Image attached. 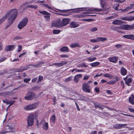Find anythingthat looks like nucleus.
I'll use <instances>...</instances> for the list:
<instances>
[{
  "label": "nucleus",
  "mask_w": 134,
  "mask_h": 134,
  "mask_svg": "<svg viewBox=\"0 0 134 134\" xmlns=\"http://www.w3.org/2000/svg\"><path fill=\"white\" fill-rule=\"evenodd\" d=\"M27 7L36 9L38 7L36 5H28Z\"/></svg>",
  "instance_id": "473e14b6"
},
{
  "label": "nucleus",
  "mask_w": 134,
  "mask_h": 134,
  "mask_svg": "<svg viewBox=\"0 0 134 134\" xmlns=\"http://www.w3.org/2000/svg\"><path fill=\"white\" fill-rule=\"evenodd\" d=\"M22 38L20 36H16L13 39V40H19L21 39Z\"/></svg>",
  "instance_id": "a18cd8bd"
},
{
  "label": "nucleus",
  "mask_w": 134,
  "mask_h": 134,
  "mask_svg": "<svg viewBox=\"0 0 134 134\" xmlns=\"http://www.w3.org/2000/svg\"><path fill=\"white\" fill-rule=\"evenodd\" d=\"M30 80L31 79L30 78H27L24 79V81L25 82L27 83H28V82L30 81Z\"/></svg>",
  "instance_id": "8fccbe9b"
},
{
  "label": "nucleus",
  "mask_w": 134,
  "mask_h": 134,
  "mask_svg": "<svg viewBox=\"0 0 134 134\" xmlns=\"http://www.w3.org/2000/svg\"><path fill=\"white\" fill-rule=\"evenodd\" d=\"M98 42L99 41L103 42L106 41L107 39L106 38L103 37H97Z\"/></svg>",
  "instance_id": "cd10ccee"
},
{
  "label": "nucleus",
  "mask_w": 134,
  "mask_h": 134,
  "mask_svg": "<svg viewBox=\"0 0 134 134\" xmlns=\"http://www.w3.org/2000/svg\"><path fill=\"white\" fill-rule=\"evenodd\" d=\"M96 59V57H94L92 58H88L87 59L88 61L89 62H92L95 60Z\"/></svg>",
  "instance_id": "72a5a7b5"
},
{
  "label": "nucleus",
  "mask_w": 134,
  "mask_h": 134,
  "mask_svg": "<svg viewBox=\"0 0 134 134\" xmlns=\"http://www.w3.org/2000/svg\"><path fill=\"white\" fill-rule=\"evenodd\" d=\"M18 49L17 51L18 52H19L21 51L22 49V47L20 45H18Z\"/></svg>",
  "instance_id": "ea45409f"
},
{
  "label": "nucleus",
  "mask_w": 134,
  "mask_h": 134,
  "mask_svg": "<svg viewBox=\"0 0 134 134\" xmlns=\"http://www.w3.org/2000/svg\"><path fill=\"white\" fill-rule=\"evenodd\" d=\"M132 81V79L131 78H129L126 81V84L128 86H129V83H131Z\"/></svg>",
  "instance_id": "7c9ffc66"
},
{
  "label": "nucleus",
  "mask_w": 134,
  "mask_h": 134,
  "mask_svg": "<svg viewBox=\"0 0 134 134\" xmlns=\"http://www.w3.org/2000/svg\"><path fill=\"white\" fill-rule=\"evenodd\" d=\"M69 19L68 18L63 19L62 21H61V23L62 26H65L68 24L69 22Z\"/></svg>",
  "instance_id": "f8f14e48"
},
{
  "label": "nucleus",
  "mask_w": 134,
  "mask_h": 134,
  "mask_svg": "<svg viewBox=\"0 0 134 134\" xmlns=\"http://www.w3.org/2000/svg\"><path fill=\"white\" fill-rule=\"evenodd\" d=\"M120 71L122 75H125L126 74L127 71L123 67H122L121 68Z\"/></svg>",
  "instance_id": "a211bd4d"
},
{
  "label": "nucleus",
  "mask_w": 134,
  "mask_h": 134,
  "mask_svg": "<svg viewBox=\"0 0 134 134\" xmlns=\"http://www.w3.org/2000/svg\"><path fill=\"white\" fill-rule=\"evenodd\" d=\"M97 131H92L90 133H87V134H97Z\"/></svg>",
  "instance_id": "bf43d9fd"
},
{
  "label": "nucleus",
  "mask_w": 134,
  "mask_h": 134,
  "mask_svg": "<svg viewBox=\"0 0 134 134\" xmlns=\"http://www.w3.org/2000/svg\"><path fill=\"white\" fill-rule=\"evenodd\" d=\"M67 63V62H63L61 63H56L53 64L51 65H50V66H52L53 65H54L57 67L62 66L63 65L66 64Z\"/></svg>",
  "instance_id": "ddd939ff"
},
{
  "label": "nucleus",
  "mask_w": 134,
  "mask_h": 134,
  "mask_svg": "<svg viewBox=\"0 0 134 134\" xmlns=\"http://www.w3.org/2000/svg\"><path fill=\"white\" fill-rule=\"evenodd\" d=\"M60 51L63 52H69L68 47L64 46L60 49Z\"/></svg>",
  "instance_id": "5701e85b"
},
{
  "label": "nucleus",
  "mask_w": 134,
  "mask_h": 134,
  "mask_svg": "<svg viewBox=\"0 0 134 134\" xmlns=\"http://www.w3.org/2000/svg\"><path fill=\"white\" fill-rule=\"evenodd\" d=\"M40 89V88L38 86H36L32 88V89L33 91H36Z\"/></svg>",
  "instance_id": "49530a36"
},
{
  "label": "nucleus",
  "mask_w": 134,
  "mask_h": 134,
  "mask_svg": "<svg viewBox=\"0 0 134 134\" xmlns=\"http://www.w3.org/2000/svg\"><path fill=\"white\" fill-rule=\"evenodd\" d=\"M77 66L78 67H87V65H85L84 63H82L79 64Z\"/></svg>",
  "instance_id": "f704fd0d"
},
{
  "label": "nucleus",
  "mask_w": 134,
  "mask_h": 134,
  "mask_svg": "<svg viewBox=\"0 0 134 134\" xmlns=\"http://www.w3.org/2000/svg\"><path fill=\"white\" fill-rule=\"evenodd\" d=\"M15 102V101H8V104H10V105L8 107H9L11 105H13L14 104V102Z\"/></svg>",
  "instance_id": "79ce46f5"
},
{
  "label": "nucleus",
  "mask_w": 134,
  "mask_h": 134,
  "mask_svg": "<svg viewBox=\"0 0 134 134\" xmlns=\"http://www.w3.org/2000/svg\"><path fill=\"white\" fill-rule=\"evenodd\" d=\"M52 26L57 27L59 28L62 27L61 23V21L60 19H58L55 21L52 22Z\"/></svg>",
  "instance_id": "423d86ee"
},
{
  "label": "nucleus",
  "mask_w": 134,
  "mask_h": 134,
  "mask_svg": "<svg viewBox=\"0 0 134 134\" xmlns=\"http://www.w3.org/2000/svg\"><path fill=\"white\" fill-rule=\"evenodd\" d=\"M43 79V76H40L39 77L38 81L39 82L41 81Z\"/></svg>",
  "instance_id": "4d7b16f0"
},
{
  "label": "nucleus",
  "mask_w": 134,
  "mask_h": 134,
  "mask_svg": "<svg viewBox=\"0 0 134 134\" xmlns=\"http://www.w3.org/2000/svg\"><path fill=\"white\" fill-rule=\"evenodd\" d=\"M101 4L102 6V8H104L105 6V3L103 2H101Z\"/></svg>",
  "instance_id": "13d9d810"
},
{
  "label": "nucleus",
  "mask_w": 134,
  "mask_h": 134,
  "mask_svg": "<svg viewBox=\"0 0 134 134\" xmlns=\"http://www.w3.org/2000/svg\"><path fill=\"white\" fill-rule=\"evenodd\" d=\"M60 30H53V33L54 34H57L60 32Z\"/></svg>",
  "instance_id": "58836bf2"
},
{
  "label": "nucleus",
  "mask_w": 134,
  "mask_h": 134,
  "mask_svg": "<svg viewBox=\"0 0 134 134\" xmlns=\"http://www.w3.org/2000/svg\"><path fill=\"white\" fill-rule=\"evenodd\" d=\"M11 132V131H6L5 130H2L1 132H0L1 134H5L6 133L9 132Z\"/></svg>",
  "instance_id": "c9c22d12"
},
{
  "label": "nucleus",
  "mask_w": 134,
  "mask_h": 134,
  "mask_svg": "<svg viewBox=\"0 0 134 134\" xmlns=\"http://www.w3.org/2000/svg\"><path fill=\"white\" fill-rule=\"evenodd\" d=\"M44 63L42 62H40L38 63L37 64H36L34 65H31L32 66H34L36 67L37 66L40 65L41 64H42Z\"/></svg>",
  "instance_id": "c03bdc74"
},
{
  "label": "nucleus",
  "mask_w": 134,
  "mask_h": 134,
  "mask_svg": "<svg viewBox=\"0 0 134 134\" xmlns=\"http://www.w3.org/2000/svg\"><path fill=\"white\" fill-rule=\"evenodd\" d=\"M35 94L32 92H29L27 93L24 98L27 100H31L35 97Z\"/></svg>",
  "instance_id": "0eeeda50"
},
{
  "label": "nucleus",
  "mask_w": 134,
  "mask_h": 134,
  "mask_svg": "<svg viewBox=\"0 0 134 134\" xmlns=\"http://www.w3.org/2000/svg\"><path fill=\"white\" fill-rule=\"evenodd\" d=\"M98 29L97 27H93L90 30V31L91 32H94L97 31Z\"/></svg>",
  "instance_id": "4c0bfd02"
},
{
  "label": "nucleus",
  "mask_w": 134,
  "mask_h": 134,
  "mask_svg": "<svg viewBox=\"0 0 134 134\" xmlns=\"http://www.w3.org/2000/svg\"><path fill=\"white\" fill-rule=\"evenodd\" d=\"M134 19V16H130L128 18V21H131Z\"/></svg>",
  "instance_id": "3c124183"
},
{
  "label": "nucleus",
  "mask_w": 134,
  "mask_h": 134,
  "mask_svg": "<svg viewBox=\"0 0 134 134\" xmlns=\"http://www.w3.org/2000/svg\"><path fill=\"white\" fill-rule=\"evenodd\" d=\"M39 12L40 13L42 14L43 15H47L44 16V17L45 18L46 21H48L49 20L50 17L49 15L50 14L49 13L45 11L39 10Z\"/></svg>",
  "instance_id": "6e6552de"
},
{
  "label": "nucleus",
  "mask_w": 134,
  "mask_h": 134,
  "mask_svg": "<svg viewBox=\"0 0 134 134\" xmlns=\"http://www.w3.org/2000/svg\"><path fill=\"white\" fill-rule=\"evenodd\" d=\"M28 21L27 18L25 17L24 18L18 25V28L20 29H21L26 25Z\"/></svg>",
  "instance_id": "20e7f679"
},
{
  "label": "nucleus",
  "mask_w": 134,
  "mask_h": 134,
  "mask_svg": "<svg viewBox=\"0 0 134 134\" xmlns=\"http://www.w3.org/2000/svg\"><path fill=\"white\" fill-rule=\"evenodd\" d=\"M123 37L125 38H127L129 39H130L131 40H134V35H126L123 36Z\"/></svg>",
  "instance_id": "dca6fc26"
},
{
  "label": "nucleus",
  "mask_w": 134,
  "mask_h": 134,
  "mask_svg": "<svg viewBox=\"0 0 134 134\" xmlns=\"http://www.w3.org/2000/svg\"><path fill=\"white\" fill-rule=\"evenodd\" d=\"M37 125L38 128H39L40 125H42V128L44 130H48V123L46 122L44 120H42L40 122V125L38 124V120H37Z\"/></svg>",
  "instance_id": "7ed1b4c3"
},
{
  "label": "nucleus",
  "mask_w": 134,
  "mask_h": 134,
  "mask_svg": "<svg viewBox=\"0 0 134 134\" xmlns=\"http://www.w3.org/2000/svg\"><path fill=\"white\" fill-rule=\"evenodd\" d=\"M134 100V96L133 94H131V96L129 97V102L132 105L134 104L133 100Z\"/></svg>",
  "instance_id": "412c9836"
},
{
  "label": "nucleus",
  "mask_w": 134,
  "mask_h": 134,
  "mask_svg": "<svg viewBox=\"0 0 134 134\" xmlns=\"http://www.w3.org/2000/svg\"><path fill=\"white\" fill-rule=\"evenodd\" d=\"M27 69H28V68H26L25 69H18L17 71V72H22L24 70H26Z\"/></svg>",
  "instance_id": "5fc2aeb1"
},
{
  "label": "nucleus",
  "mask_w": 134,
  "mask_h": 134,
  "mask_svg": "<svg viewBox=\"0 0 134 134\" xmlns=\"http://www.w3.org/2000/svg\"><path fill=\"white\" fill-rule=\"evenodd\" d=\"M3 46V44L2 42H0V51L1 50H2L3 49L2 46Z\"/></svg>",
  "instance_id": "774afa93"
},
{
  "label": "nucleus",
  "mask_w": 134,
  "mask_h": 134,
  "mask_svg": "<svg viewBox=\"0 0 134 134\" xmlns=\"http://www.w3.org/2000/svg\"><path fill=\"white\" fill-rule=\"evenodd\" d=\"M82 89L84 92L90 93V86L87 83H83L82 85Z\"/></svg>",
  "instance_id": "39448f33"
},
{
  "label": "nucleus",
  "mask_w": 134,
  "mask_h": 134,
  "mask_svg": "<svg viewBox=\"0 0 134 134\" xmlns=\"http://www.w3.org/2000/svg\"><path fill=\"white\" fill-rule=\"evenodd\" d=\"M6 59V58L5 57H2L0 58V62H2L4 61Z\"/></svg>",
  "instance_id": "603ef678"
},
{
  "label": "nucleus",
  "mask_w": 134,
  "mask_h": 134,
  "mask_svg": "<svg viewBox=\"0 0 134 134\" xmlns=\"http://www.w3.org/2000/svg\"><path fill=\"white\" fill-rule=\"evenodd\" d=\"M103 76L105 77H107L108 78H111V76L108 73L104 74L103 75Z\"/></svg>",
  "instance_id": "a19ab883"
},
{
  "label": "nucleus",
  "mask_w": 134,
  "mask_h": 134,
  "mask_svg": "<svg viewBox=\"0 0 134 134\" xmlns=\"http://www.w3.org/2000/svg\"><path fill=\"white\" fill-rule=\"evenodd\" d=\"M120 29L124 30H131V26L129 25H124L120 26Z\"/></svg>",
  "instance_id": "9b49d317"
},
{
  "label": "nucleus",
  "mask_w": 134,
  "mask_h": 134,
  "mask_svg": "<svg viewBox=\"0 0 134 134\" xmlns=\"http://www.w3.org/2000/svg\"><path fill=\"white\" fill-rule=\"evenodd\" d=\"M122 22V21L121 20H116L113 22V24L119 25Z\"/></svg>",
  "instance_id": "b1692460"
},
{
  "label": "nucleus",
  "mask_w": 134,
  "mask_h": 134,
  "mask_svg": "<svg viewBox=\"0 0 134 134\" xmlns=\"http://www.w3.org/2000/svg\"><path fill=\"white\" fill-rule=\"evenodd\" d=\"M90 41L93 43H96L98 42L97 37L96 39H91L90 40Z\"/></svg>",
  "instance_id": "de8ad7c7"
},
{
  "label": "nucleus",
  "mask_w": 134,
  "mask_h": 134,
  "mask_svg": "<svg viewBox=\"0 0 134 134\" xmlns=\"http://www.w3.org/2000/svg\"><path fill=\"white\" fill-rule=\"evenodd\" d=\"M94 104L96 108H98L100 109H103L102 107H103V106L101 105L100 103H98L97 102H94Z\"/></svg>",
  "instance_id": "f3484780"
},
{
  "label": "nucleus",
  "mask_w": 134,
  "mask_h": 134,
  "mask_svg": "<svg viewBox=\"0 0 134 134\" xmlns=\"http://www.w3.org/2000/svg\"><path fill=\"white\" fill-rule=\"evenodd\" d=\"M120 26H119L113 27L112 30H113L116 31L118 32L122 33V32L119 30V29H120Z\"/></svg>",
  "instance_id": "a878e982"
},
{
  "label": "nucleus",
  "mask_w": 134,
  "mask_h": 134,
  "mask_svg": "<svg viewBox=\"0 0 134 134\" xmlns=\"http://www.w3.org/2000/svg\"><path fill=\"white\" fill-rule=\"evenodd\" d=\"M100 64V63L98 62H96L90 64V65L92 67H95L99 65Z\"/></svg>",
  "instance_id": "c756f323"
},
{
  "label": "nucleus",
  "mask_w": 134,
  "mask_h": 134,
  "mask_svg": "<svg viewBox=\"0 0 134 134\" xmlns=\"http://www.w3.org/2000/svg\"><path fill=\"white\" fill-rule=\"evenodd\" d=\"M15 45L6 46L5 48V51H12L15 48Z\"/></svg>",
  "instance_id": "4468645a"
},
{
  "label": "nucleus",
  "mask_w": 134,
  "mask_h": 134,
  "mask_svg": "<svg viewBox=\"0 0 134 134\" xmlns=\"http://www.w3.org/2000/svg\"><path fill=\"white\" fill-rule=\"evenodd\" d=\"M36 108V105L35 104L28 105L24 107V109L27 110H31L34 109Z\"/></svg>",
  "instance_id": "9d476101"
},
{
  "label": "nucleus",
  "mask_w": 134,
  "mask_h": 134,
  "mask_svg": "<svg viewBox=\"0 0 134 134\" xmlns=\"http://www.w3.org/2000/svg\"><path fill=\"white\" fill-rule=\"evenodd\" d=\"M71 28H75L78 27L79 25L76 23L72 21L70 23Z\"/></svg>",
  "instance_id": "aec40b11"
},
{
  "label": "nucleus",
  "mask_w": 134,
  "mask_h": 134,
  "mask_svg": "<svg viewBox=\"0 0 134 134\" xmlns=\"http://www.w3.org/2000/svg\"><path fill=\"white\" fill-rule=\"evenodd\" d=\"M113 127L114 129H120L119 124H117L115 125H114L113 126Z\"/></svg>",
  "instance_id": "e433bc0d"
},
{
  "label": "nucleus",
  "mask_w": 134,
  "mask_h": 134,
  "mask_svg": "<svg viewBox=\"0 0 134 134\" xmlns=\"http://www.w3.org/2000/svg\"><path fill=\"white\" fill-rule=\"evenodd\" d=\"M120 26H119L113 27L112 30H113L116 31L118 32L122 33V32L119 30V29H120Z\"/></svg>",
  "instance_id": "393cba45"
},
{
  "label": "nucleus",
  "mask_w": 134,
  "mask_h": 134,
  "mask_svg": "<svg viewBox=\"0 0 134 134\" xmlns=\"http://www.w3.org/2000/svg\"><path fill=\"white\" fill-rule=\"evenodd\" d=\"M117 60V58L116 57H115L110 58L109 61L110 62L115 63L116 62V61Z\"/></svg>",
  "instance_id": "c85d7f7f"
},
{
  "label": "nucleus",
  "mask_w": 134,
  "mask_h": 134,
  "mask_svg": "<svg viewBox=\"0 0 134 134\" xmlns=\"http://www.w3.org/2000/svg\"><path fill=\"white\" fill-rule=\"evenodd\" d=\"M55 120V117L54 114H53L50 119V122L51 124L54 125Z\"/></svg>",
  "instance_id": "4be33fe9"
},
{
  "label": "nucleus",
  "mask_w": 134,
  "mask_h": 134,
  "mask_svg": "<svg viewBox=\"0 0 134 134\" xmlns=\"http://www.w3.org/2000/svg\"><path fill=\"white\" fill-rule=\"evenodd\" d=\"M115 46L117 48H119L122 47V46L121 45L118 44L116 45Z\"/></svg>",
  "instance_id": "6e6d98bb"
},
{
  "label": "nucleus",
  "mask_w": 134,
  "mask_h": 134,
  "mask_svg": "<svg viewBox=\"0 0 134 134\" xmlns=\"http://www.w3.org/2000/svg\"><path fill=\"white\" fill-rule=\"evenodd\" d=\"M36 114L33 113L30 114L28 117L27 118V122L28 126H31L34 123V118L36 117Z\"/></svg>",
  "instance_id": "f03ea898"
},
{
  "label": "nucleus",
  "mask_w": 134,
  "mask_h": 134,
  "mask_svg": "<svg viewBox=\"0 0 134 134\" xmlns=\"http://www.w3.org/2000/svg\"><path fill=\"white\" fill-rule=\"evenodd\" d=\"M60 57L62 58H67L69 57V55H65V54H62L60 55Z\"/></svg>",
  "instance_id": "09e8293b"
},
{
  "label": "nucleus",
  "mask_w": 134,
  "mask_h": 134,
  "mask_svg": "<svg viewBox=\"0 0 134 134\" xmlns=\"http://www.w3.org/2000/svg\"><path fill=\"white\" fill-rule=\"evenodd\" d=\"M82 75L81 74H79L76 75L75 76L74 79V81L76 83H77L79 79L82 77Z\"/></svg>",
  "instance_id": "2eb2a0df"
},
{
  "label": "nucleus",
  "mask_w": 134,
  "mask_h": 134,
  "mask_svg": "<svg viewBox=\"0 0 134 134\" xmlns=\"http://www.w3.org/2000/svg\"><path fill=\"white\" fill-rule=\"evenodd\" d=\"M89 76H85L83 78V80H87L89 78Z\"/></svg>",
  "instance_id": "680f3d73"
},
{
  "label": "nucleus",
  "mask_w": 134,
  "mask_h": 134,
  "mask_svg": "<svg viewBox=\"0 0 134 134\" xmlns=\"http://www.w3.org/2000/svg\"><path fill=\"white\" fill-rule=\"evenodd\" d=\"M75 103L76 106V108H77V110L79 111L80 110V109L78 105L76 102H75Z\"/></svg>",
  "instance_id": "052dcab7"
},
{
  "label": "nucleus",
  "mask_w": 134,
  "mask_h": 134,
  "mask_svg": "<svg viewBox=\"0 0 134 134\" xmlns=\"http://www.w3.org/2000/svg\"><path fill=\"white\" fill-rule=\"evenodd\" d=\"M128 109L130 112L134 113V109H131L130 108H128Z\"/></svg>",
  "instance_id": "69168bd1"
},
{
  "label": "nucleus",
  "mask_w": 134,
  "mask_h": 134,
  "mask_svg": "<svg viewBox=\"0 0 134 134\" xmlns=\"http://www.w3.org/2000/svg\"><path fill=\"white\" fill-rule=\"evenodd\" d=\"M17 11L16 9H13L8 12L5 16L0 19V24L8 18V23L9 25L14 22L17 15Z\"/></svg>",
  "instance_id": "f257e3e1"
},
{
  "label": "nucleus",
  "mask_w": 134,
  "mask_h": 134,
  "mask_svg": "<svg viewBox=\"0 0 134 134\" xmlns=\"http://www.w3.org/2000/svg\"><path fill=\"white\" fill-rule=\"evenodd\" d=\"M76 71L77 72H83L84 71V70L83 69H77L76 70Z\"/></svg>",
  "instance_id": "e2e57ef3"
},
{
  "label": "nucleus",
  "mask_w": 134,
  "mask_h": 134,
  "mask_svg": "<svg viewBox=\"0 0 134 134\" xmlns=\"http://www.w3.org/2000/svg\"><path fill=\"white\" fill-rule=\"evenodd\" d=\"M120 125V129H121L122 128L125 127V126H127V124H119Z\"/></svg>",
  "instance_id": "37998d69"
},
{
  "label": "nucleus",
  "mask_w": 134,
  "mask_h": 134,
  "mask_svg": "<svg viewBox=\"0 0 134 134\" xmlns=\"http://www.w3.org/2000/svg\"><path fill=\"white\" fill-rule=\"evenodd\" d=\"M37 80V77L35 78H34V79H32V82H35Z\"/></svg>",
  "instance_id": "338daca9"
},
{
  "label": "nucleus",
  "mask_w": 134,
  "mask_h": 134,
  "mask_svg": "<svg viewBox=\"0 0 134 134\" xmlns=\"http://www.w3.org/2000/svg\"><path fill=\"white\" fill-rule=\"evenodd\" d=\"M134 4H131L130 5V6L129 7H127L126 8L124 9L121 10L123 12H125L127 11L130 9H131L133 7H134Z\"/></svg>",
  "instance_id": "bb28decb"
},
{
  "label": "nucleus",
  "mask_w": 134,
  "mask_h": 134,
  "mask_svg": "<svg viewBox=\"0 0 134 134\" xmlns=\"http://www.w3.org/2000/svg\"><path fill=\"white\" fill-rule=\"evenodd\" d=\"M94 90L97 92H99V88L98 87L95 88Z\"/></svg>",
  "instance_id": "0e129e2a"
},
{
  "label": "nucleus",
  "mask_w": 134,
  "mask_h": 134,
  "mask_svg": "<svg viewBox=\"0 0 134 134\" xmlns=\"http://www.w3.org/2000/svg\"><path fill=\"white\" fill-rule=\"evenodd\" d=\"M79 9H88L86 10H87V11H102L103 10V9H99V8H79ZM81 11L82 10H85L84 9L82 10H81Z\"/></svg>",
  "instance_id": "1a4fd4ad"
},
{
  "label": "nucleus",
  "mask_w": 134,
  "mask_h": 134,
  "mask_svg": "<svg viewBox=\"0 0 134 134\" xmlns=\"http://www.w3.org/2000/svg\"><path fill=\"white\" fill-rule=\"evenodd\" d=\"M115 78H116V81H114L111 80V81H110V84H113L115 83V82L116 81H117L118 79L116 77Z\"/></svg>",
  "instance_id": "864d4df0"
},
{
  "label": "nucleus",
  "mask_w": 134,
  "mask_h": 134,
  "mask_svg": "<svg viewBox=\"0 0 134 134\" xmlns=\"http://www.w3.org/2000/svg\"><path fill=\"white\" fill-rule=\"evenodd\" d=\"M72 77V76H70L64 80V82H67L70 81L71 80Z\"/></svg>",
  "instance_id": "2f4dec72"
},
{
  "label": "nucleus",
  "mask_w": 134,
  "mask_h": 134,
  "mask_svg": "<svg viewBox=\"0 0 134 134\" xmlns=\"http://www.w3.org/2000/svg\"><path fill=\"white\" fill-rule=\"evenodd\" d=\"M70 46L71 48H74L76 47H80V45L77 43H72L70 45Z\"/></svg>",
  "instance_id": "6ab92c4d"
}]
</instances>
